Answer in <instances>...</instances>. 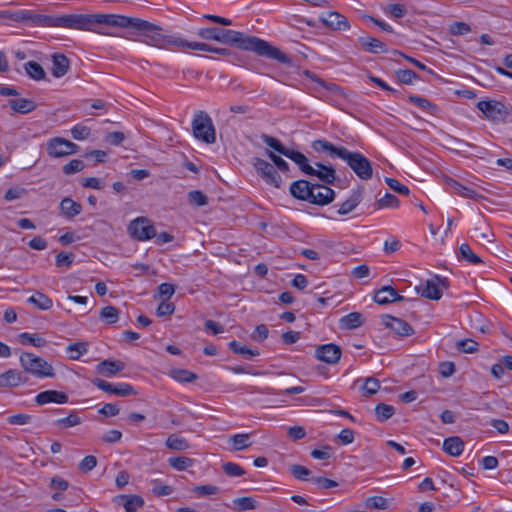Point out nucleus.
Instances as JSON below:
<instances>
[{
    "instance_id": "nucleus-15",
    "label": "nucleus",
    "mask_w": 512,
    "mask_h": 512,
    "mask_svg": "<svg viewBox=\"0 0 512 512\" xmlns=\"http://www.w3.org/2000/svg\"><path fill=\"white\" fill-rule=\"evenodd\" d=\"M114 502L124 507L125 512H137L138 508L144 506V499L136 494H122L114 498Z\"/></svg>"
},
{
    "instance_id": "nucleus-37",
    "label": "nucleus",
    "mask_w": 512,
    "mask_h": 512,
    "mask_svg": "<svg viewBox=\"0 0 512 512\" xmlns=\"http://www.w3.org/2000/svg\"><path fill=\"white\" fill-rule=\"evenodd\" d=\"M234 509L238 511L254 510L258 507V502L250 496L238 497L233 500Z\"/></svg>"
},
{
    "instance_id": "nucleus-30",
    "label": "nucleus",
    "mask_w": 512,
    "mask_h": 512,
    "mask_svg": "<svg viewBox=\"0 0 512 512\" xmlns=\"http://www.w3.org/2000/svg\"><path fill=\"white\" fill-rule=\"evenodd\" d=\"M288 158L295 162L305 174L314 173V167L309 164L308 158L301 152L292 150L289 152Z\"/></svg>"
},
{
    "instance_id": "nucleus-29",
    "label": "nucleus",
    "mask_w": 512,
    "mask_h": 512,
    "mask_svg": "<svg viewBox=\"0 0 512 512\" xmlns=\"http://www.w3.org/2000/svg\"><path fill=\"white\" fill-rule=\"evenodd\" d=\"M471 238L475 239L481 244L491 243L494 238L490 226H475L471 231Z\"/></svg>"
},
{
    "instance_id": "nucleus-13",
    "label": "nucleus",
    "mask_w": 512,
    "mask_h": 512,
    "mask_svg": "<svg viewBox=\"0 0 512 512\" xmlns=\"http://www.w3.org/2000/svg\"><path fill=\"white\" fill-rule=\"evenodd\" d=\"M341 348L335 344H325L316 348V358L328 364H336L341 358Z\"/></svg>"
},
{
    "instance_id": "nucleus-34",
    "label": "nucleus",
    "mask_w": 512,
    "mask_h": 512,
    "mask_svg": "<svg viewBox=\"0 0 512 512\" xmlns=\"http://www.w3.org/2000/svg\"><path fill=\"white\" fill-rule=\"evenodd\" d=\"M229 442L233 445V451H241L252 445L250 434L248 433L235 434L229 438Z\"/></svg>"
},
{
    "instance_id": "nucleus-38",
    "label": "nucleus",
    "mask_w": 512,
    "mask_h": 512,
    "mask_svg": "<svg viewBox=\"0 0 512 512\" xmlns=\"http://www.w3.org/2000/svg\"><path fill=\"white\" fill-rule=\"evenodd\" d=\"M459 256L470 264L477 265L482 263V259L476 255L467 243H462L459 247Z\"/></svg>"
},
{
    "instance_id": "nucleus-14",
    "label": "nucleus",
    "mask_w": 512,
    "mask_h": 512,
    "mask_svg": "<svg viewBox=\"0 0 512 512\" xmlns=\"http://www.w3.org/2000/svg\"><path fill=\"white\" fill-rule=\"evenodd\" d=\"M334 190L325 185L313 184V196L310 203L317 205H326L333 201Z\"/></svg>"
},
{
    "instance_id": "nucleus-47",
    "label": "nucleus",
    "mask_w": 512,
    "mask_h": 512,
    "mask_svg": "<svg viewBox=\"0 0 512 512\" xmlns=\"http://www.w3.org/2000/svg\"><path fill=\"white\" fill-rule=\"evenodd\" d=\"M168 463L173 469L183 471L193 465V459L185 456L171 457Z\"/></svg>"
},
{
    "instance_id": "nucleus-60",
    "label": "nucleus",
    "mask_w": 512,
    "mask_h": 512,
    "mask_svg": "<svg viewBox=\"0 0 512 512\" xmlns=\"http://www.w3.org/2000/svg\"><path fill=\"white\" fill-rule=\"evenodd\" d=\"M193 490L199 496L214 495V494H218L219 491H220L218 486H215V485H212V484L195 486Z\"/></svg>"
},
{
    "instance_id": "nucleus-18",
    "label": "nucleus",
    "mask_w": 512,
    "mask_h": 512,
    "mask_svg": "<svg viewBox=\"0 0 512 512\" xmlns=\"http://www.w3.org/2000/svg\"><path fill=\"white\" fill-rule=\"evenodd\" d=\"M35 402L38 405H45L48 403L65 404L68 402V395L57 390H46L40 392L36 396Z\"/></svg>"
},
{
    "instance_id": "nucleus-54",
    "label": "nucleus",
    "mask_w": 512,
    "mask_h": 512,
    "mask_svg": "<svg viewBox=\"0 0 512 512\" xmlns=\"http://www.w3.org/2000/svg\"><path fill=\"white\" fill-rule=\"evenodd\" d=\"M172 376L175 380L183 383H189L193 382L197 379V375L185 370V369H178L172 372Z\"/></svg>"
},
{
    "instance_id": "nucleus-2",
    "label": "nucleus",
    "mask_w": 512,
    "mask_h": 512,
    "mask_svg": "<svg viewBox=\"0 0 512 512\" xmlns=\"http://www.w3.org/2000/svg\"><path fill=\"white\" fill-rule=\"evenodd\" d=\"M317 152H330L331 156H337L344 160L351 170L362 180H369L373 175L371 162L359 152H351L344 147L333 145L327 140L319 139L312 143Z\"/></svg>"
},
{
    "instance_id": "nucleus-62",
    "label": "nucleus",
    "mask_w": 512,
    "mask_h": 512,
    "mask_svg": "<svg viewBox=\"0 0 512 512\" xmlns=\"http://www.w3.org/2000/svg\"><path fill=\"white\" fill-rule=\"evenodd\" d=\"M449 31L452 35H464L469 33L471 28L465 22H454L450 25Z\"/></svg>"
},
{
    "instance_id": "nucleus-19",
    "label": "nucleus",
    "mask_w": 512,
    "mask_h": 512,
    "mask_svg": "<svg viewBox=\"0 0 512 512\" xmlns=\"http://www.w3.org/2000/svg\"><path fill=\"white\" fill-rule=\"evenodd\" d=\"M70 69V60L61 53L52 55V75L55 78H61L68 73Z\"/></svg>"
},
{
    "instance_id": "nucleus-12",
    "label": "nucleus",
    "mask_w": 512,
    "mask_h": 512,
    "mask_svg": "<svg viewBox=\"0 0 512 512\" xmlns=\"http://www.w3.org/2000/svg\"><path fill=\"white\" fill-rule=\"evenodd\" d=\"M384 325L400 336H411L414 334L413 327L403 319L385 314L382 316Z\"/></svg>"
},
{
    "instance_id": "nucleus-36",
    "label": "nucleus",
    "mask_w": 512,
    "mask_h": 512,
    "mask_svg": "<svg viewBox=\"0 0 512 512\" xmlns=\"http://www.w3.org/2000/svg\"><path fill=\"white\" fill-rule=\"evenodd\" d=\"M262 141L267 144L269 147L280 153L281 155H284L288 158L289 152L292 150L285 147L280 140H278L275 137L269 136L267 134L261 135Z\"/></svg>"
},
{
    "instance_id": "nucleus-64",
    "label": "nucleus",
    "mask_w": 512,
    "mask_h": 512,
    "mask_svg": "<svg viewBox=\"0 0 512 512\" xmlns=\"http://www.w3.org/2000/svg\"><path fill=\"white\" fill-rule=\"evenodd\" d=\"M175 311V305L171 302L163 301L158 305L157 315L159 317L172 315Z\"/></svg>"
},
{
    "instance_id": "nucleus-22",
    "label": "nucleus",
    "mask_w": 512,
    "mask_h": 512,
    "mask_svg": "<svg viewBox=\"0 0 512 512\" xmlns=\"http://www.w3.org/2000/svg\"><path fill=\"white\" fill-rule=\"evenodd\" d=\"M125 368V364L121 361L107 359L97 365V372L106 377H110L121 372Z\"/></svg>"
},
{
    "instance_id": "nucleus-7",
    "label": "nucleus",
    "mask_w": 512,
    "mask_h": 512,
    "mask_svg": "<svg viewBox=\"0 0 512 512\" xmlns=\"http://www.w3.org/2000/svg\"><path fill=\"white\" fill-rule=\"evenodd\" d=\"M79 146L65 138L54 137L48 140L46 150L50 157L61 158L78 152Z\"/></svg>"
},
{
    "instance_id": "nucleus-23",
    "label": "nucleus",
    "mask_w": 512,
    "mask_h": 512,
    "mask_svg": "<svg viewBox=\"0 0 512 512\" xmlns=\"http://www.w3.org/2000/svg\"><path fill=\"white\" fill-rule=\"evenodd\" d=\"M418 293L430 300H439L442 297V291L438 287L435 279H428L422 286L417 288Z\"/></svg>"
},
{
    "instance_id": "nucleus-56",
    "label": "nucleus",
    "mask_w": 512,
    "mask_h": 512,
    "mask_svg": "<svg viewBox=\"0 0 512 512\" xmlns=\"http://www.w3.org/2000/svg\"><path fill=\"white\" fill-rule=\"evenodd\" d=\"M222 468L225 474L230 477H238L245 474V470L240 465L232 462L225 463Z\"/></svg>"
},
{
    "instance_id": "nucleus-17",
    "label": "nucleus",
    "mask_w": 512,
    "mask_h": 512,
    "mask_svg": "<svg viewBox=\"0 0 512 512\" xmlns=\"http://www.w3.org/2000/svg\"><path fill=\"white\" fill-rule=\"evenodd\" d=\"M405 298L399 295L391 286H383L374 294V301L380 305H386L392 302L403 301Z\"/></svg>"
},
{
    "instance_id": "nucleus-41",
    "label": "nucleus",
    "mask_w": 512,
    "mask_h": 512,
    "mask_svg": "<svg viewBox=\"0 0 512 512\" xmlns=\"http://www.w3.org/2000/svg\"><path fill=\"white\" fill-rule=\"evenodd\" d=\"M60 209L66 216L73 217L81 212V205L70 198H64L60 203Z\"/></svg>"
},
{
    "instance_id": "nucleus-10",
    "label": "nucleus",
    "mask_w": 512,
    "mask_h": 512,
    "mask_svg": "<svg viewBox=\"0 0 512 512\" xmlns=\"http://www.w3.org/2000/svg\"><path fill=\"white\" fill-rule=\"evenodd\" d=\"M92 383L99 389L104 392L115 394L121 397H127L136 395L137 392L134 387L128 383H119L117 385H113L105 380L100 378H95L92 380Z\"/></svg>"
},
{
    "instance_id": "nucleus-8",
    "label": "nucleus",
    "mask_w": 512,
    "mask_h": 512,
    "mask_svg": "<svg viewBox=\"0 0 512 512\" xmlns=\"http://www.w3.org/2000/svg\"><path fill=\"white\" fill-rule=\"evenodd\" d=\"M477 108L492 121H504L508 116V108L496 100L479 101Z\"/></svg>"
},
{
    "instance_id": "nucleus-52",
    "label": "nucleus",
    "mask_w": 512,
    "mask_h": 512,
    "mask_svg": "<svg viewBox=\"0 0 512 512\" xmlns=\"http://www.w3.org/2000/svg\"><path fill=\"white\" fill-rule=\"evenodd\" d=\"M456 347L463 353H475L479 349V344L472 339H463L457 342Z\"/></svg>"
},
{
    "instance_id": "nucleus-49",
    "label": "nucleus",
    "mask_w": 512,
    "mask_h": 512,
    "mask_svg": "<svg viewBox=\"0 0 512 512\" xmlns=\"http://www.w3.org/2000/svg\"><path fill=\"white\" fill-rule=\"evenodd\" d=\"M19 338L23 344L28 343L35 347H43L47 344V341L38 334L24 332L19 335Z\"/></svg>"
},
{
    "instance_id": "nucleus-55",
    "label": "nucleus",
    "mask_w": 512,
    "mask_h": 512,
    "mask_svg": "<svg viewBox=\"0 0 512 512\" xmlns=\"http://www.w3.org/2000/svg\"><path fill=\"white\" fill-rule=\"evenodd\" d=\"M85 168V163L80 159H73L65 164L62 168L66 175L77 173Z\"/></svg>"
},
{
    "instance_id": "nucleus-63",
    "label": "nucleus",
    "mask_w": 512,
    "mask_h": 512,
    "mask_svg": "<svg viewBox=\"0 0 512 512\" xmlns=\"http://www.w3.org/2000/svg\"><path fill=\"white\" fill-rule=\"evenodd\" d=\"M97 465V458L93 455H88L79 463V469L82 472H89Z\"/></svg>"
},
{
    "instance_id": "nucleus-28",
    "label": "nucleus",
    "mask_w": 512,
    "mask_h": 512,
    "mask_svg": "<svg viewBox=\"0 0 512 512\" xmlns=\"http://www.w3.org/2000/svg\"><path fill=\"white\" fill-rule=\"evenodd\" d=\"M8 104L13 111L20 114H27L36 109L35 102L25 98L11 99Z\"/></svg>"
},
{
    "instance_id": "nucleus-5",
    "label": "nucleus",
    "mask_w": 512,
    "mask_h": 512,
    "mask_svg": "<svg viewBox=\"0 0 512 512\" xmlns=\"http://www.w3.org/2000/svg\"><path fill=\"white\" fill-rule=\"evenodd\" d=\"M20 363L27 373L37 378H53L55 376L52 365L33 353L23 352L20 356Z\"/></svg>"
},
{
    "instance_id": "nucleus-53",
    "label": "nucleus",
    "mask_w": 512,
    "mask_h": 512,
    "mask_svg": "<svg viewBox=\"0 0 512 512\" xmlns=\"http://www.w3.org/2000/svg\"><path fill=\"white\" fill-rule=\"evenodd\" d=\"M85 237H87V235L84 233H79L78 231H69L61 235L59 241L62 245L66 246L71 243L78 242L84 239Z\"/></svg>"
},
{
    "instance_id": "nucleus-26",
    "label": "nucleus",
    "mask_w": 512,
    "mask_h": 512,
    "mask_svg": "<svg viewBox=\"0 0 512 512\" xmlns=\"http://www.w3.org/2000/svg\"><path fill=\"white\" fill-rule=\"evenodd\" d=\"M443 450L447 454L457 457L461 455L464 450V442L458 436L446 438L443 442Z\"/></svg>"
},
{
    "instance_id": "nucleus-20",
    "label": "nucleus",
    "mask_w": 512,
    "mask_h": 512,
    "mask_svg": "<svg viewBox=\"0 0 512 512\" xmlns=\"http://www.w3.org/2000/svg\"><path fill=\"white\" fill-rule=\"evenodd\" d=\"M363 50L370 53H386L388 51L387 46L377 38L370 36L359 37L358 39Z\"/></svg>"
},
{
    "instance_id": "nucleus-27",
    "label": "nucleus",
    "mask_w": 512,
    "mask_h": 512,
    "mask_svg": "<svg viewBox=\"0 0 512 512\" xmlns=\"http://www.w3.org/2000/svg\"><path fill=\"white\" fill-rule=\"evenodd\" d=\"M22 382V373L14 369H10L0 375V387H17Z\"/></svg>"
},
{
    "instance_id": "nucleus-32",
    "label": "nucleus",
    "mask_w": 512,
    "mask_h": 512,
    "mask_svg": "<svg viewBox=\"0 0 512 512\" xmlns=\"http://www.w3.org/2000/svg\"><path fill=\"white\" fill-rule=\"evenodd\" d=\"M165 445L168 449L175 451H185L190 448L187 439L184 437H180L177 434L169 435L166 439Z\"/></svg>"
},
{
    "instance_id": "nucleus-42",
    "label": "nucleus",
    "mask_w": 512,
    "mask_h": 512,
    "mask_svg": "<svg viewBox=\"0 0 512 512\" xmlns=\"http://www.w3.org/2000/svg\"><path fill=\"white\" fill-rule=\"evenodd\" d=\"M81 424V418L75 411H71L68 416L57 419L54 425L60 429H67Z\"/></svg>"
},
{
    "instance_id": "nucleus-59",
    "label": "nucleus",
    "mask_w": 512,
    "mask_h": 512,
    "mask_svg": "<svg viewBox=\"0 0 512 512\" xmlns=\"http://www.w3.org/2000/svg\"><path fill=\"white\" fill-rule=\"evenodd\" d=\"M386 184L392 189L393 191L401 194V195H408L410 190L407 186L400 183L398 180L394 178H386L385 179Z\"/></svg>"
},
{
    "instance_id": "nucleus-33",
    "label": "nucleus",
    "mask_w": 512,
    "mask_h": 512,
    "mask_svg": "<svg viewBox=\"0 0 512 512\" xmlns=\"http://www.w3.org/2000/svg\"><path fill=\"white\" fill-rule=\"evenodd\" d=\"M340 322L344 328L351 330L360 327L364 322V318L359 312H351L343 316Z\"/></svg>"
},
{
    "instance_id": "nucleus-9",
    "label": "nucleus",
    "mask_w": 512,
    "mask_h": 512,
    "mask_svg": "<svg viewBox=\"0 0 512 512\" xmlns=\"http://www.w3.org/2000/svg\"><path fill=\"white\" fill-rule=\"evenodd\" d=\"M253 166L256 169L257 173L266 181V183L273 185L276 188H279L281 186V176L274 169L272 164L261 158H254Z\"/></svg>"
},
{
    "instance_id": "nucleus-31",
    "label": "nucleus",
    "mask_w": 512,
    "mask_h": 512,
    "mask_svg": "<svg viewBox=\"0 0 512 512\" xmlns=\"http://www.w3.org/2000/svg\"><path fill=\"white\" fill-rule=\"evenodd\" d=\"M32 12L29 10L18 11H2L0 12V19L9 20L14 22H28L30 21Z\"/></svg>"
},
{
    "instance_id": "nucleus-11",
    "label": "nucleus",
    "mask_w": 512,
    "mask_h": 512,
    "mask_svg": "<svg viewBox=\"0 0 512 512\" xmlns=\"http://www.w3.org/2000/svg\"><path fill=\"white\" fill-rule=\"evenodd\" d=\"M320 22L326 27L336 31H346L350 29L348 19L337 11H330L319 18Z\"/></svg>"
},
{
    "instance_id": "nucleus-25",
    "label": "nucleus",
    "mask_w": 512,
    "mask_h": 512,
    "mask_svg": "<svg viewBox=\"0 0 512 512\" xmlns=\"http://www.w3.org/2000/svg\"><path fill=\"white\" fill-rule=\"evenodd\" d=\"M314 173L309 174L310 176H316L320 181L325 184H333L336 179V172L332 166H326L321 163H316Z\"/></svg>"
},
{
    "instance_id": "nucleus-45",
    "label": "nucleus",
    "mask_w": 512,
    "mask_h": 512,
    "mask_svg": "<svg viewBox=\"0 0 512 512\" xmlns=\"http://www.w3.org/2000/svg\"><path fill=\"white\" fill-rule=\"evenodd\" d=\"M229 348L236 354H241L245 358L250 359L254 356L259 355L257 350H252L247 346L241 345L238 341L233 340L229 343Z\"/></svg>"
},
{
    "instance_id": "nucleus-48",
    "label": "nucleus",
    "mask_w": 512,
    "mask_h": 512,
    "mask_svg": "<svg viewBox=\"0 0 512 512\" xmlns=\"http://www.w3.org/2000/svg\"><path fill=\"white\" fill-rule=\"evenodd\" d=\"M394 413V407L388 404L380 403L375 407V414L380 422L388 420L394 415Z\"/></svg>"
},
{
    "instance_id": "nucleus-24",
    "label": "nucleus",
    "mask_w": 512,
    "mask_h": 512,
    "mask_svg": "<svg viewBox=\"0 0 512 512\" xmlns=\"http://www.w3.org/2000/svg\"><path fill=\"white\" fill-rule=\"evenodd\" d=\"M363 192V188H358L354 190L349 196V198L340 205L338 209V214L345 215L350 213L362 201Z\"/></svg>"
},
{
    "instance_id": "nucleus-16",
    "label": "nucleus",
    "mask_w": 512,
    "mask_h": 512,
    "mask_svg": "<svg viewBox=\"0 0 512 512\" xmlns=\"http://www.w3.org/2000/svg\"><path fill=\"white\" fill-rule=\"evenodd\" d=\"M290 193L293 197L310 203L313 196V184L306 180H298L290 185Z\"/></svg>"
},
{
    "instance_id": "nucleus-21",
    "label": "nucleus",
    "mask_w": 512,
    "mask_h": 512,
    "mask_svg": "<svg viewBox=\"0 0 512 512\" xmlns=\"http://www.w3.org/2000/svg\"><path fill=\"white\" fill-rule=\"evenodd\" d=\"M127 233L138 241H145L156 236L155 226H127Z\"/></svg>"
},
{
    "instance_id": "nucleus-44",
    "label": "nucleus",
    "mask_w": 512,
    "mask_h": 512,
    "mask_svg": "<svg viewBox=\"0 0 512 512\" xmlns=\"http://www.w3.org/2000/svg\"><path fill=\"white\" fill-rule=\"evenodd\" d=\"M408 100L418 106L420 109L430 111L432 114L437 111V106L424 97L418 95H410Z\"/></svg>"
},
{
    "instance_id": "nucleus-6",
    "label": "nucleus",
    "mask_w": 512,
    "mask_h": 512,
    "mask_svg": "<svg viewBox=\"0 0 512 512\" xmlns=\"http://www.w3.org/2000/svg\"><path fill=\"white\" fill-rule=\"evenodd\" d=\"M192 130L195 138L205 143L212 144L216 141L215 128L210 116L199 111L192 121Z\"/></svg>"
},
{
    "instance_id": "nucleus-35",
    "label": "nucleus",
    "mask_w": 512,
    "mask_h": 512,
    "mask_svg": "<svg viewBox=\"0 0 512 512\" xmlns=\"http://www.w3.org/2000/svg\"><path fill=\"white\" fill-rule=\"evenodd\" d=\"M24 69L26 73L36 81L44 80L46 77V72L43 67L35 61H28L25 63Z\"/></svg>"
},
{
    "instance_id": "nucleus-58",
    "label": "nucleus",
    "mask_w": 512,
    "mask_h": 512,
    "mask_svg": "<svg viewBox=\"0 0 512 512\" xmlns=\"http://www.w3.org/2000/svg\"><path fill=\"white\" fill-rule=\"evenodd\" d=\"M71 135L75 140H85L90 135V129L82 124H77L71 129Z\"/></svg>"
},
{
    "instance_id": "nucleus-40",
    "label": "nucleus",
    "mask_w": 512,
    "mask_h": 512,
    "mask_svg": "<svg viewBox=\"0 0 512 512\" xmlns=\"http://www.w3.org/2000/svg\"><path fill=\"white\" fill-rule=\"evenodd\" d=\"M28 302L40 310H49L53 305L52 300L41 292H36L34 295L28 298Z\"/></svg>"
},
{
    "instance_id": "nucleus-46",
    "label": "nucleus",
    "mask_w": 512,
    "mask_h": 512,
    "mask_svg": "<svg viewBox=\"0 0 512 512\" xmlns=\"http://www.w3.org/2000/svg\"><path fill=\"white\" fill-rule=\"evenodd\" d=\"M66 351L69 354L70 359L78 360L83 354H85L87 352V343L86 342L72 343L66 348Z\"/></svg>"
},
{
    "instance_id": "nucleus-50",
    "label": "nucleus",
    "mask_w": 512,
    "mask_h": 512,
    "mask_svg": "<svg viewBox=\"0 0 512 512\" xmlns=\"http://www.w3.org/2000/svg\"><path fill=\"white\" fill-rule=\"evenodd\" d=\"M365 506L368 509H380L385 510L388 508V501L382 496L368 497L365 501Z\"/></svg>"
},
{
    "instance_id": "nucleus-4",
    "label": "nucleus",
    "mask_w": 512,
    "mask_h": 512,
    "mask_svg": "<svg viewBox=\"0 0 512 512\" xmlns=\"http://www.w3.org/2000/svg\"><path fill=\"white\" fill-rule=\"evenodd\" d=\"M116 14H70L56 16L55 27L96 31V25L116 26Z\"/></svg>"
},
{
    "instance_id": "nucleus-57",
    "label": "nucleus",
    "mask_w": 512,
    "mask_h": 512,
    "mask_svg": "<svg viewBox=\"0 0 512 512\" xmlns=\"http://www.w3.org/2000/svg\"><path fill=\"white\" fill-rule=\"evenodd\" d=\"M74 261V254L68 252H60L56 255V266L59 268L69 267Z\"/></svg>"
},
{
    "instance_id": "nucleus-51",
    "label": "nucleus",
    "mask_w": 512,
    "mask_h": 512,
    "mask_svg": "<svg viewBox=\"0 0 512 512\" xmlns=\"http://www.w3.org/2000/svg\"><path fill=\"white\" fill-rule=\"evenodd\" d=\"M289 470H290V473L296 479H299L302 481L311 480V478H309V476L311 475V471L303 465H299V464L291 465Z\"/></svg>"
},
{
    "instance_id": "nucleus-39",
    "label": "nucleus",
    "mask_w": 512,
    "mask_h": 512,
    "mask_svg": "<svg viewBox=\"0 0 512 512\" xmlns=\"http://www.w3.org/2000/svg\"><path fill=\"white\" fill-rule=\"evenodd\" d=\"M29 23L33 26L55 27L56 16L32 13Z\"/></svg>"
},
{
    "instance_id": "nucleus-3",
    "label": "nucleus",
    "mask_w": 512,
    "mask_h": 512,
    "mask_svg": "<svg viewBox=\"0 0 512 512\" xmlns=\"http://www.w3.org/2000/svg\"><path fill=\"white\" fill-rule=\"evenodd\" d=\"M115 27L136 29L143 37L141 41L151 46L163 48L174 45V37L163 34L161 27L140 18L117 15Z\"/></svg>"
},
{
    "instance_id": "nucleus-43",
    "label": "nucleus",
    "mask_w": 512,
    "mask_h": 512,
    "mask_svg": "<svg viewBox=\"0 0 512 512\" xmlns=\"http://www.w3.org/2000/svg\"><path fill=\"white\" fill-rule=\"evenodd\" d=\"M119 310L114 306H105L101 309L99 317L107 324H114L119 319Z\"/></svg>"
},
{
    "instance_id": "nucleus-61",
    "label": "nucleus",
    "mask_w": 512,
    "mask_h": 512,
    "mask_svg": "<svg viewBox=\"0 0 512 512\" xmlns=\"http://www.w3.org/2000/svg\"><path fill=\"white\" fill-rule=\"evenodd\" d=\"M397 77L401 83L411 84L417 78V74L410 69H400L397 71Z\"/></svg>"
},
{
    "instance_id": "nucleus-1",
    "label": "nucleus",
    "mask_w": 512,
    "mask_h": 512,
    "mask_svg": "<svg viewBox=\"0 0 512 512\" xmlns=\"http://www.w3.org/2000/svg\"><path fill=\"white\" fill-rule=\"evenodd\" d=\"M197 34L205 40L234 45L239 49L253 51L259 56H265L283 64L291 63V59L277 47L258 37L249 36L239 31L208 27L199 29Z\"/></svg>"
}]
</instances>
